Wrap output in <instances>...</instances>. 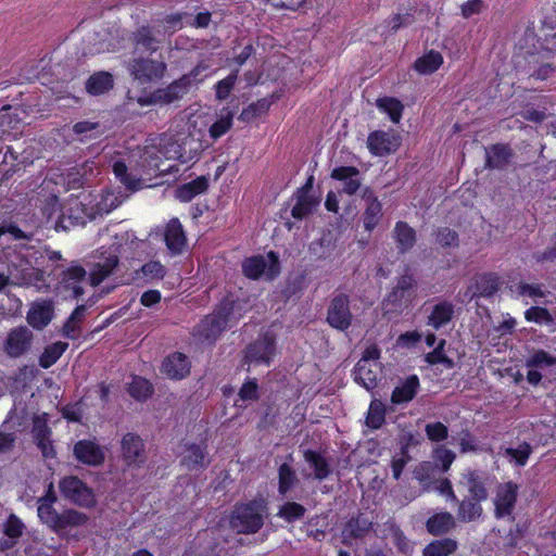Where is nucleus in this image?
<instances>
[{
	"mask_svg": "<svg viewBox=\"0 0 556 556\" xmlns=\"http://www.w3.org/2000/svg\"><path fill=\"white\" fill-rule=\"evenodd\" d=\"M401 136L391 130H375L368 135L367 146L369 151L377 156L394 153L401 146Z\"/></svg>",
	"mask_w": 556,
	"mask_h": 556,
	"instance_id": "12",
	"label": "nucleus"
},
{
	"mask_svg": "<svg viewBox=\"0 0 556 556\" xmlns=\"http://www.w3.org/2000/svg\"><path fill=\"white\" fill-rule=\"evenodd\" d=\"M164 240L172 254H180L186 245L187 238L178 218H172L165 229Z\"/></svg>",
	"mask_w": 556,
	"mask_h": 556,
	"instance_id": "26",
	"label": "nucleus"
},
{
	"mask_svg": "<svg viewBox=\"0 0 556 556\" xmlns=\"http://www.w3.org/2000/svg\"><path fill=\"white\" fill-rule=\"evenodd\" d=\"M443 63V56L435 50H430L428 53L418 58L414 63V68L422 75L434 73Z\"/></svg>",
	"mask_w": 556,
	"mask_h": 556,
	"instance_id": "43",
	"label": "nucleus"
},
{
	"mask_svg": "<svg viewBox=\"0 0 556 556\" xmlns=\"http://www.w3.org/2000/svg\"><path fill=\"white\" fill-rule=\"evenodd\" d=\"M73 455L79 463L91 467H99L105 460L103 448L91 440L77 441L73 448Z\"/></svg>",
	"mask_w": 556,
	"mask_h": 556,
	"instance_id": "16",
	"label": "nucleus"
},
{
	"mask_svg": "<svg viewBox=\"0 0 556 556\" xmlns=\"http://www.w3.org/2000/svg\"><path fill=\"white\" fill-rule=\"evenodd\" d=\"M156 90L161 105H168L181 100L189 92L190 87L182 77H179L172 81L167 87L157 88Z\"/></svg>",
	"mask_w": 556,
	"mask_h": 556,
	"instance_id": "36",
	"label": "nucleus"
},
{
	"mask_svg": "<svg viewBox=\"0 0 556 556\" xmlns=\"http://www.w3.org/2000/svg\"><path fill=\"white\" fill-rule=\"evenodd\" d=\"M154 388L152 383L142 377H134L131 383L128 387V393L131 397L137 401H146L152 396Z\"/></svg>",
	"mask_w": 556,
	"mask_h": 556,
	"instance_id": "48",
	"label": "nucleus"
},
{
	"mask_svg": "<svg viewBox=\"0 0 556 556\" xmlns=\"http://www.w3.org/2000/svg\"><path fill=\"white\" fill-rule=\"evenodd\" d=\"M59 489L64 498L79 507L92 508L97 504L93 490L76 476L61 479Z\"/></svg>",
	"mask_w": 556,
	"mask_h": 556,
	"instance_id": "5",
	"label": "nucleus"
},
{
	"mask_svg": "<svg viewBox=\"0 0 556 556\" xmlns=\"http://www.w3.org/2000/svg\"><path fill=\"white\" fill-rule=\"evenodd\" d=\"M233 113L227 108L223 109L220 117L210 127V136L213 139H218L225 135L232 126Z\"/></svg>",
	"mask_w": 556,
	"mask_h": 556,
	"instance_id": "55",
	"label": "nucleus"
},
{
	"mask_svg": "<svg viewBox=\"0 0 556 556\" xmlns=\"http://www.w3.org/2000/svg\"><path fill=\"white\" fill-rule=\"evenodd\" d=\"M556 365V357L551 355L548 352L544 350H536L529 358L526 361V366L528 368H544Z\"/></svg>",
	"mask_w": 556,
	"mask_h": 556,
	"instance_id": "59",
	"label": "nucleus"
},
{
	"mask_svg": "<svg viewBox=\"0 0 556 556\" xmlns=\"http://www.w3.org/2000/svg\"><path fill=\"white\" fill-rule=\"evenodd\" d=\"M3 235H11L13 240H29L31 238V235L24 232L13 220V217L7 213L0 214V238Z\"/></svg>",
	"mask_w": 556,
	"mask_h": 556,
	"instance_id": "51",
	"label": "nucleus"
},
{
	"mask_svg": "<svg viewBox=\"0 0 556 556\" xmlns=\"http://www.w3.org/2000/svg\"><path fill=\"white\" fill-rule=\"evenodd\" d=\"M300 480L295 470L288 463H283L278 468V493L286 496L293 488L299 484Z\"/></svg>",
	"mask_w": 556,
	"mask_h": 556,
	"instance_id": "42",
	"label": "nucleus"
},
{
	"mask_svg": "<svg viewBox=\"0 0 556 556\" xmlns=\"http://www.w3.org/2000/svg\"><path fill=\"white\" fill-rule=\"evenodd\" d=\"M25 261L27 267L22 268L14 276V280L12 286L18 287H35L38 291L45 289L46 291L49 289V285L45 283V271L40 268H36L31 266V261L29 256L23 258Z\"/></svg>",
	"mask_w": 556,
	"mask_h": 556,
	"instance_id": "19",
	"label": "nucleus"
},
{
	"mask_svg": "<svg viewBox=\"0 0 556 556\" xmlns=\"http://www.w3.org/2000/svg\"><path fill=\"white\" fill-rule=\"evenodd\" d=\"M9 157L13 162H16L18 160V155L15 153V151L11 147H7V151L4 153L3 161L0 164V182H3L4 180L9 179L14 173L20 170V165L23 163V162L11 163V166L9 168H7V165L9 164Z\"/></svg>",
	"mask_w": 556,
	"mask_h": 556,
	"instance_id": "58",
	"label": "nucleus"
},
{
	"mask_svg": "<svg viewBox=\"0 0 556 556\" xmlns=\"http://www.w3.org/2000/svg\"><path fill=\"white\" fill-rule=\"evenodd\" d=\"M372 521H370L365 514L358 513L345 523L342 532L343 543H346L348 539H364L372 530Z\"/></svg>",
	"mask_w": 556,
	"mask_h": 556,
	"instance_id": "28",
	"label": "nucleus"
},
{
	"mask_svg": "<svg viewBox=\"0 0 556 556\" xmlns=\"http://www.w3.org/2000/svg\"><path fill=\"white\" fill-rule=\"evenodd\" d=\"M67 348L68 343L62 341L47 345L39 356V366L45 369L50 368L58 362Z\"/></svg>",
	"mask_w": 556,
	"mask_h": 556,
	"instance_id": "45",
	"label": "nucleus"
},
{
	"mask_svg": "<svg viewBox=\"0 0 556 556\" xmlns=\"http://www.w3.org/2000/svg\"><path fill=\"white\" fill-rule=\"evenodd\" d=\"M88 208L83 203H76L67 210L66 219L72 226H85L88 220H92L94 215L89 214Z\"/></svg>",
	"mask_w": 556,
	"mask_h": 556,
	"instance_id": "56",
	"label": "nucleus"
},
{
	"mask_svg": "<svg viewBox=\"0 0 556 556\" xmlns=\"http://www.w3.org/2000/svg\"><path fill=\"white\" fill-rule=\"evenodd\" d=\"M296 202L291 208V216L298 220H302L307 218L313 214L316 206L319 204V199L317 198H300L293 197Z\"/></svg>",
	"mask_w": 556,
	"mask_h": 556,
	"instance_id": "47",
	"label": "nucleus"
},
{
	"mask_svg": "<svg viewBox=\"0 0 556 556\" xmlns=\"http://www.w3.org/2000/svg\"><path fill=\"white\" fill-rule=\"evenodd\" d=\"M532 446L528 442L520 443L517 447H507L504 451V456L518 467H523L530 455L532 454Z\"/></svg>",
	"mask_w": 556,
	"mask_h": 556,
	"instance_id": "49",
	"label": "nucleus"
},
{
	"mask_svg": "<svg viewBox=\"0 0 556 556\" xmlns=\"http://www.w3.org/2000/svg\"><path fill=\"white\" fill-rule=\"evenodd\" d=\"M89 520V517L81 511H78L73 508L64 509L60 513L59 522L56 526L55 533L60 534L63 530L67 528H77L85 526Z\"/></svg>",
	"mask_w": 556,
	"mask_h": 556,
	"instance_id": "41",
	"label": "nucleus"
},
{
	"mask_svg": "<svg viewBox=\"0 0 556 556\" xmlns=\"http://www.w3.org/2000/svg\"><path fill=\"white\" fill-rule=\"evenodd\" d=\"M165 30L160 25H141L130 36L135 51L153 54L165 39Z\"/></svg>",
	"mask_w": 556,
	"mask_h": 556,
	"instance_id": "6",
	"label": "nucleus"
},
{
	"mask_svg": "<svg viewBox=\"0 0 556 556\" xmlns=\"http://www.w3.org/2000/svg\"><path fill=\"white\" fill-rule=\"evenodd\" d=\"M306 508L296 502H286L279 507L277 516L288 523L295 522L305 516Z\"/></svg>",
	"mask_w": 556,
	"mask_h": 556,
	"instance_id": "52",
	"label": "nucleus"
},
{
	"mask_svg": "<svg viewBox=\"0 0 556 556\" xmlns=\"http://www.w3.org/2000/svg\"><path fill=\"white\" fill-rule=\"evenodd\" d=\"M379 371L380 365L378 363L356 364L352 374L356 383L367 391H372L378 386Z\"/></svg>",
	"mask_w": 556,
	"mask_h": 556,
	"instance_id": "29",
	"label": "nucleus"
},
{
	"mask_svg": "<svg viewBox=\"0 0 556 556\" xmlns=\"http://www.w3.org/2000/svg\"><path fill=\"white\" fill-rule=\"evenodd\" d=\"M161 372L169 379H184L190 372V362L188 357L180 352L172 353L162 362Z\"/></svg>",
	"mask_w": 556,
	"mask_h": 556,
	"instance_id": "22",
	"label": "nucleus"
},
{
	"mask_svg": "<svg viewBox=\"0 0 556 556\" xmlns=\"http://www.w3.org/2000/svg\"><path fill=\"white\" fill-rule=\"evenodd\" d=\"M114 87L113 75L105 71L96 72L86 80V91L91 96L108 93Z\"/></svg>",
	"mask_w": 556,
	"mask_h": 556,
	"instance_id": "35",
	"label": "nucleus"
},
{
	"mask_svg": "<svg viewBox=\"0 0 556 556\" xmlns=\"http://www.w3.org/2000/svg\"><path fill=\"white\" fill-rule=\"evenodd\" d=\"M306 287L307 276L305 271L290 273L281 286L279 298L283 302H288L291 299H300Z\"/></svg>",
	"mask_w": 556,
	"mask_h": 556,
	"instance_id": "24",
	"label": "nucleus"
},
{
	"mask_svg": "<svg viewBox=\"0 0 556 556\" xmlns=\"http://www.w3.org/2000/svg\"><path fill=\"white\" fill-rule=\"evenodd\" d=\"M330 177L343 184L342 188L338 190L339 193L353 195L362 186L361 172L355 166L334 167L330 173Z\"/></svg>",
	"mask_w": 556,
	"mask_h": 556,
	"instance_id": "20",
	"label": "nucleus"
},
{
	"mask_svg": "<svg viewBox=\"0 0 556 556\" xmlns=\"http://www.w3.org/2000/svg\"><path fill=\"white\" fill-rule=\"evenodd\" d=\"M518 497V485L508 481L497 486L496 496L494 500L495 516L503 518L511 515Z\"/></svg>",
	"mask_w": 556,
	"mask_h": 556,
	"instance_id": "17",
	"label": "nucleus"
},
{
	"mask_svg": "<svg viewBox=\"0 0 556 556\" xmlns=\"http://www.w3.org/2000/svg\"><path fill=\"white\" fill-rule=\"evenodd\" d=\"M25 528L24 522L15 514H10L2 525L4 535L16 540L23 535Z\"/></svg>",
	"mask_w": 556,
	"mask_h": 556,
	"instance_id": "60",
	"label": "nucleus"
},
{
	"mask_svg": "<svg viewBox=\"0 0 556 556\" xmlns=\"http://www.w3.org/2000/svg\"><path fill=\"white\" fill-rule=\"evenodd\" d=\"M275 353V338L265 333L247 346L245 358L253 363H264L269 365L271 356Z\"/></svg>",
	"mask_w": 556,
	"mask_h": 556,
	"instance_id": "18",
	"label": "nucleus"
},
{
	"mask_svg": "<svg viewBox=\"0 0 556 556\" xmlns=\"http://www.w3.org/2000/svg\"><path fill=\"white\" fill-rule=\"evenodd\" d=\"M376 105L380 111L387 113L393 123L400 122L404 105L399 99L393 97H382L377 99Z\"/></svg>",
	"mask_w": 556,
	"mask_h": 556,
	"instance_id": "46",
	"label": "nucleus"
},
{
	"mask_svg": "<svg viewBox=\"0 0 556 556\" xmlns=\"http://www.w3.org/2000/svg\"><path fill=\"white\" fill-rule=\"evenodd\" d=\"M207 189L208 179L205 176H200L177 187L175 190V197L181 202H189L198 194L205 192Z\"/></svg>",
	"mask_w": 556,
	"mask_h": 556,
	"instance_id": "39",
	"label": "nucleus"
},
{
	"mask_svg": "<svg viewBox=\"0 0 556 556\" xmlns=\"http://www.w3.org/2000/svg\"><path fill=\"white\" fill-rule=\"evenodd\" d=\"M514 156L513 149L506 143H495L485 148V167L504 169Z\"/></svg>",
	"mask_w": 556,
	"mask_h": 556,
	"instance_id": "25",
	"label": "nucleus"
},
{
	"mask_svg": "<svg viewBox=\"0 0 556 556\" xmlns=\"http://www.w3.org/2000/svg\"><path fill=\"white\" fill-rule=\"evenodd\" d=\"M454 304L448 301H441L432 307L428 317V325L439 330L447 325L454 317Z\"/></svg>",
	"mask_w": 556,
	"mask_h": 556,
	"instance_id": "38",
	"label": "nucleus"
},
{
	"mask_svg": "<svg viewBox=\"0 0 556 556\" xmlns=\"http://www.w3.org/2000/svg\"><path fill=\"white\" fill-rule=\"evenodd\" d=\"M465 481L468 492L470 494L469 498H473L476 501H485L489 496L488 490L485 488V478L480 475L479 471L468 469L466 472L462 475L460 483Z\"/></svg>",
	"mask_w": 556,
	"mask_h": 556,
	"instance_id": "31",
	"label": "nucleus"
},
{
	"mask_svg": "<svg viewBox=\"0 0 556 556\" xmlns=\"http://www.w3.org/2000/svg\"><path fill=\"white\" fill-rule=\"evenodd\" d=\"M337 236L331 230H324L321 236L312 241L309 244V253L316 260H326L337 248Z\"/></svg>",
	"mask_w": 556,
	"mask_h": 556,
	"instance_id": "30",
	"label": "nucleus"
},
{
	"mask_svg": "<svg viewBox=\"0 0 556 556\" xmlns=\"http://www.w3.org/2000/svg\"><path fill=\"white\" fill-rule=\"evenodd\" d=\"M458 504L457 518L462 522H470L477 520L482 515L481 501L473 498H464L463 501L456 502Z\"/></svg>",
	"mask_w": 556,
	"mask_h": 556,
	"instance_id": "44",
	"label": "nucleus"
},
{
	"mask_svg": "<svg viewBox=\"0 0 556 556\" xmlns=\"http://www.w3.org/2000/svg\"><path fill=\"white\" fill-rule=\"evenodd\" d=\"M181 453L180 465L189 471H200L206 469L211 459L206 451V444L186 443Z\"/></svg>",
	"mask_w": 556,
	"mask_h": 556,
	"instance_id": "15",
	"label": "nucleus"
},
{
	"mask_svg": "<svg viewBox=\"0 0 556 556\" xmlns=\"http://www.w3.org/2000/svg\"><path fill=\"white\" fill-rule=\"evenodd\" d=\"M8 420L0 426V455L11 453L16 444L17 435L15 432L8 431Z\"/></svg>",
	"mask_w": 556,
	"mask_h": 556,
	"instance_id": "63",
	"label": "nucleus"
},
{
	"mask_svg": "<svg viewBox=\"0 0 556 556\" xmlns=\"http://www.w3.org/2000/svg\"><path fill=\"white\" fill-rule=\"evenodd\" d=\"M38 517L45 525H47L52 531L55 532L60 513L55 510L53 504H39Z\"/></svg>",
	"mask_w": 556,
	"mask_h": 556,
	"instance_id": "62",
	"label": "nucleus"
},
{
	"mask_svg": "<svg viewBox=\"0 0 556 556\" xmlns=\"http://www.w3.org/2000/svg\"><path fill=\"white\" fill-rule=\"evenodd\" d=\"M303 457L313 470L312 473L304 475L306 479L313 478L323 481L332 473L333 469L331 464L324 453L307 448L303 452Z\"/></svg>",
	"mask_w": 556,
	"mask_h": 556,
	"instance_id": "21",
	"label": "nucleus"
},
{
	"mask_svg": "<svg viewBox=\"0 0 556 556\" xmlns=\"http://www.w3.org/2000/svg\"><path fill=\"white\" fill-rule=\"evenodd\" d=\"M393 238L397 252L405 254L414 248L417 241L416 231L406 222H397L393 229Z\"/></svg>",
	"mask_w": 556,
	"mask_h": 556,
	"instance_id": "32",
	"label": "nucleus"
},
{
	"mask_svg": "<svg viewBox=\"0 0 556 556\" xmlns=\"http://www.w3.org/2000/svg\"><path fill=\"white\" fill-rule=\"evenodd\" d=\"M458 548V542L451 538L433 540L422 549V556H450Z\"/></svg>",
	"mask_w": 556,
	"mask_h": 556,
	"instance_id": "40",
	"label": "nucleus"
},
{
	"mask_svg": "<svg viewBox=\"0 0 556 556\" xmlns=\"http://www.w3.org/2000/svg\"><path fill=\"white\" fill-rule=\"evenodd\" d=\"M113 173L119 181L125 185L130 190H136L138 188V181L128 174V168L125 162L116 161L113 164Z\"/></svg>",
	"mask_w": 556,
	"mask_h": 556,
	"instance_id": "64",
	"label": "nucleus"
},
{
	"mask_svg": "<svg viewBox=\"0 0 556 556\" xmlns=\"http://www.w3.org/2000/svg\"><path fill=\"white\" fill-rule=\"evenodd\" d=\"M49 415L47 413L43 414H35L31 417V438L33 442L43 440L45 438L52 437V429L48 425Z\"/></svg>",
	"mask_w": 556,
	"mask_h": 556,
	"instance_id": "50",
	"label": "nucleus"
},
{
	"mask_svg": "<svg viewBox=\"0 0 556 556\" xmlns=\"http://www.w3.org/2000/svg\"><path fill=\"white\" fill-rule=\"evenodd\" d=\"M239 70L236 68L232 71L226 78L219 80L215 86V96L217 100H226L231 90L233 89L236 81L238 79Z\"/></svg>",
	"mask_w": 556,
	"mask_h": 556,
	"instance_id": "61",
	"label": "nucleus"
},
{
	"mask_svg": "<svg viewBox=\"0 0 556 556\" xmlns=\"http://www.w3.org/2000/svg\"><path fill=\"white\" fill-rule=\"evenodd\" d=\"M245 302L235 298L233 294H227L215 306L214 313L224 321L226 328H231L238 324L245 312Z\"/></svg>",
	"mask_w": 556,
	"mask_h": 556,
	"instance_id": "13",
	"label": "nucleus"
},
{
	"mask_svg": "<svg viewBox=\"0 0 556 556\" xmlns=\"http://www.w3.org/2000/svg\"><path fill=\"white\" fill-rule=\"evenodd\" d=\"M268 502L258 494L247 503H237L231 511L229 526L237 533L254 534L264 526V517L267 515Z\"/></svg>",
	"mask_w": 556,
	"mask_h": 556,
	"instance_id": "1",
	"label": "nucleus"
},
{
	"mask_svg": "<svg viewBox=\"0 0 556 556\" xmlns=\"http://www.w3.org/2000/svg\"><path fill=\"white\" fill-rule=\"evenodd\" d=\"M226 329L224 321L213 312L199 323L197 333L206 341H215Z\"/></svg>",
	"mask_w": 556,
	"mask_h": 556,
	"instance_id": "34",
	"label": "nucleus"
},
{
	"mask_svg": "<svg viewBox=\"0 0 556 556\" xmlns=\"http://www.w3.org/2000/svg\"><path fill=\"white\" fill-rule=\"evenodd\" d=\"M416 288L417 281L407 268L405 273L397 278L396 285L383 299V308H386L388 313L402 312V309L412 302Z\"/></svg>",
	"mask_w": 556,
	"mask_h": 556,
	"instance_id": "3",
	"label": "nucleus"
},
{
	"mask_svg": "<svg viewBox=\"0 0 556 556\" xmlns=\"http://www.w3.org/2000/svg\"><path fill=\"white\" fill-rule=\"evenodd\" d=\"M456 519L448 511L435 513L426 521V530L432 536H443L456 528Z\"/></svg>",
	"mask_w": 556,
	"mask_h": 556,
	"instance_id": "27",
	"label": "nucleus"
},
{
	"mask_svg": "<svg viewBox=\"0 0 556 556\" xmlns=\"http://www.w3.org/2000/svg\"><path fill=\"white\" fill-rule=\"evenodd\" d=\"M386 421V406L384 404L379 400H372L368 414L366 417V424L371 429H379L382 427V425Z\"/></svg>",
	"mask_w": 556,
	"mask_h": 556,
	"instance_id": "53",
	"label": "nucleus"
},
{
	"mask_svg": "<svg viewBox=\"0 0 556 556\" xmlns=\"http://www.w3.org/2000/svg\"><path fill=\"white\" fill-rule=\"evenodd\" d=\"M555 56L545 51L544 48L540 51L528 52L526 55L527 74L530 78L545 80L556 70Z\"/></svg>",
	"mask_w": 556,
	"mask_h": 556,
	"instance_id": "9",
	"label": "nucleus"
},
{
	"mask_svg": "<svg viewBox=\"0 0 556 556\" xmlns=\"http://www.w3.org/2000/svg\"><path fill=\"white\" fill-rule=\"evenodd\" d=\"M128 71L139 83L149 84L164 77L167 64L164 61L150 58H135L129 61Z\"/></svg>",
	"mask_w": 556,
	"mask_h": 556,
	"instance_id": "7",
	"label": "nucleus"
},
{
	"mask_svg": "<svg viewBox=\"0 0 556 556\" xmlns=\"http://www.w3.org/2000/svg\"><path fill=\"white\" fill-rule=\"evenodd\" d=\"M121 457L128 467H140L146 463V445L140 435L134 432H128L122 438Z\"/></svg>",
	"mask_w": 556,
	"mask_h": 556,
	"instance_id": "10",
	"label": "nucleus"
},
{
	"mask_svg": "<svg viewBox=\"0 0 556 556\" xmlns=\"http://www.w3.org/2000/svg\"><path fill=\"white\" fill-rule=\"evenodd\" d=\"M87 270L80 265H72L62 270L55 290L64 294V299H78L85 290L81 282L87 280Z\"/></svg>",
	"mask_w": 556,
	"mask_h": 556,
	"instance_id": "8",
	"label": "nucleus"
},
{
	"mask_svg": "<svg viewBox=\"0 0 556 556\" xmlns=\"http://www.w3.org/2000/svg\"><path fill=\"white\" fill-rule=\"evenodd\" d=\"M362 200L365 202V210L362 214L363 226L366 231L372 232L383 217L382 203L370 187H365L362 190Z\"/></svg>",
	"mask_w": 556,
	"mask_h": 556,
	"instance_id": "14",
	"label": "nucleus"
},
{
	"mask_svg": "<svg viewBox=\"0 0 556 556\" xmlns=\"http://www.w3.org/2000/svg\"><path fill=\"white\" fill-rule=\"evenodd\" d=\"M350 295L344 292L333 293L327 304L326 323L337 331L345 332L353 325Z\"/></svg>",
	"mask_w": 556,
	"mask_h": 556,
	"instance_id": "2",
	"label": "nucleus"
},
{
	"mask_svg": "<svg viewBox=\"0 0 556 556\" xmlns=\"http://www.w3.org/2000/svg\"><path fill=\"white\" fill-rule=\"evenodd\" d=\"M420 383L417 375L408 376L401 386L394 388L391 402L395 405L410 402L417 394Z\"/></svg>",
	"mask_w": 556,
	"mask_h": 556,
	"instance_id": "33",
	"label": "nucleus"
},
{
	"mask_svg": "<svg viewBox=\"0 0 556 556\" xmlns=\"http://www.w3.org/2000/svg\"><path fill=\"white\" fill-rule=\"evenodd\" d=\"M445 339H441L434 350L425 356V361L430 364H442L445 368L452 369L455 367V362L444 353Z\"/></svg>",
	"mask_w": 556,
	"mask_h": 556,
	"instance_id": "54",
	"label": "nucleus"
},
{
	"mask_svg": "<svg viewBox=\"0 0 556 556\" xmlns=\"http://www.w3.org/2000/svg\"><path fill=\"white\" fill-rule=\"evenodd\" d=\"M33 340V331L27 326H18L9 331L3 350L8 356L17 358L30 350Z\"/></svg>",
	"mask_w": 556,
	"mask_h": 556,
	"instance_id": "11",
	"label": "nucleus"
},
{
	"mask_svg": "<svg viewBox=\"0 0 556 556\" xmlns=\"http://www.w3.org/2000/svg\"><path fill=\"white\" fill-rule=\"evenodd\" d=\"M267 258L268 262L263 255L247 257L242 262L243 275L253 280H257L262 276L269 281L276 279L281 270L279 256L276 252L269 251L267 253Z\"/></svg>",
	"mask_w": 556,
	"mask_h": 556,
	"instance_id": "4",
	"label": "nucleus"
},
{
	"mask_svg": "<svg viewBox=\"0 0 556 556\" xmlns=\"http://www.w3.org/2000/svg\"><path fill=\"white\" fill-rule=\"evenodd\" d=\"M500 277L494 273L477 275L473 279L475 296L490 298L500 289Z\"/></svg>",
	"mask_w": 556,
	"mask_h": 556,
	"instance_id": "37",
	"label": "nucleus"
},
{
	"mask_svg": "<svg viewBox=\"0 0 556 556\" xmlns=\"http://www.w3.org/2000/svg\"><path fill=\"white\" fill-rule=\"evenodd\" d=\"M54 317V306L52 301L42 300L33 303L29 308L26 319L29 326L34 329L42 330L47 327Z\"/></svg>",
	"mask_w": 556,
	"mask_h": 556,
	"instance_id": "23",
	"label": "nucleus"
},
{
	"mask_svg": "<svg viewBox=\"0 0 556 556\" xmlns=\"http://www.w3.org/2000/svg\"><path fill=\"white\" fill-rule=\"evenodd\" d=\"M435 242L441 248H458L459 247V236L457 231L451 229L448 227H439L434 231Z\"/></svg>",
	"mask_w": 556,
	"mask_h": 556,
	"instance_id": "57",
	"label": "nucleus"
}]
</instances>
